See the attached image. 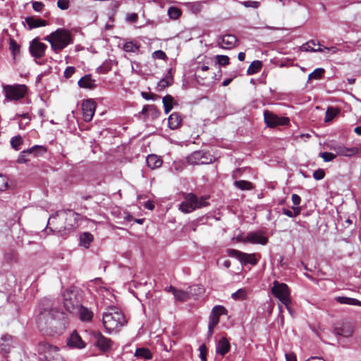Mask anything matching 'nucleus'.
<instances>
[{
    "instance_id": "f257e3e1",
    "label": "nucleus",
    "mask_w": 361,
    "mask_h": 361,
    "mask_svg": "<svg viewBox=\"0 0 361 361\" xmlns=\"http://www.w3.org/2000/svg\"><path fill=\"white\" fill-rule=\"evenodd\" d=\"M44 307L37 318V327L40 331L53 335L64 329V314L63 312L50 305L49 300H45Z\"/></svg>"
},
{
    "instance_id": "f03ea898",
    "label": "nucleus",
    "mask_w": 361,
    "mask_h": 361,
    "mask_svg": "<svg viewBox=\"0 0 361 361\" xmlns=\"http://www.w3.org/2000/svg\"><path fill=\"white\" fill-rule=\"evenodd\" d=\"M103 324L106 331L111 333L123 326L126 319L122 312L116 307H109L103 313Z\"/></svg>"
},
{
    "instance_id": "7ed1b4c3",
    "label": "nucleus",
    "mask_w": 361,
    "mask_h": 361,
    "mask_svg": "<svg viewBox=\"0 0 361 361\" xmlns=\"http://www.w3.org/2000/svg\"><path fill=\"white\" fill-rule=\"evenodd\" d=\"M44 40L50 43L51 49L56 53H59L68 45L73 43L71 32L63 28H59L46 36Z\"/></svg>"
},
{
    "instance_id": "20e7f679",
    "label": "nucleus",
    "mask_w": 361,
    "mask_h": 361,
    "mask_svg": "<svg viewBox=\"0 0 361 361\" xmlns=\"http://www.w3.org/2000/svg\"><path fill=\"white\" fill-rule=\"evenodd\" d=\"M183 197L184 201L179 204L178 209L185 214L190 213L209 204L207 202L208 197L207 196H202L200 198H198L196 195L189 192L183 193Z\"/></svg>"
},
{
    "instance_id": "39448f33",
    "label": "nucleus",
    "mask_w": 361,
    "mask_h": 361,
    "mask_svg": "<svg viewBox=\"0 0 361 361\" xmlns=\"http://www.w3.org/2000/svg\"><path fill=\"white\" fill-rule=\"evenodd\" d=\"M2 88L5 96L4 102L18 101L23 99L27 90V86L21 84L3 85Z\"/></svg>"
},
{
    "instance_id": "423d86ee",
    "label": "nucleus",
    "mask_w": 361,
    "mask_h": 361,
    "mask_svg": "<svg viewBox=\"0 0 361 361\" xmlns=\"http://www.w3.org/2000/svg\"><path fill=\"white\" fill-rule=\"evenodd\" d=\"M271 292L273 295L278 298L282 304H283L286 308L290 313L291 310L290 305L291 303L290 299V291L287 284L284 283H279L277 281L273 282V286L271 288Z\"/></svg>"
},
{
    "instance_id": "0eeeda50",
    "label": "nucleus",
    "mask_w": 361,
    "mask_h": 361,
    "mask_svg": "<svg viewBox=\"0 0 361 361\" xmlns=\"http://www.w3.org/2000/svg\"><path fill=\"white\" fill-rule=\"evenodd\" d=\"M226 252L229 257L237 259L243 265H256L261 257L258 253L248 254L234 249H228Z\"/></svg>"
},
{
    "instance_id": "6e6552de",
    "label": "nucleus",
    "mask_w": 361,
    "mask_h": 361,
    "mask_svg": "<svg viewBox=\"0 0 361 361\" xmlns=\"http://www.w3.org/2000/svg\"><path fill=\"white\" fill-rule=\"evenodd\" d=\"M227 310L222 305L214 306L209 316L208 325V335L211 336L213 334L214 327L219 324L220 317L223 314H227Z\"/></svg>"
},
{
    "instance_id": "1a4fd4ad",
    "label": "nucleus",
    "mask_w": 361,
    "mask_h": 361,
    "mask_svg": "<svg viewBox=\"0 0 361 361\" xmlns=\"http://www.w3.org/2000/svg\"><path fill=\"white\" fill-rule=\"evenodd\" d=\"M264 123L269 128H274L279 126H286L290 121L288 118L279 116L269 110H265L264 111Z\"/></svg>"
},
{
    "instance_id": "9d476101",
    "label": "nucleus",
    "mask_w": 361,
    "mask_h": 361,
    "mask_svg": "<svg viewBox=\"0 0 361 361\" xmlns=\"http://www.w3.org/2000/svg\"><path fill=\"white\" fill-rule=\"evenodd\" d=\"M63 297L65 309L71 314L75 313L80 305L75 293L72 290H66L64 291Z\"/></svg>"
},
{
    "instance_id": "9b49d317",
    "label": "nucleus",
    "mask_w": 361,
    "mask_h": 361,
    "mask_svg": "<svg viewBox=\"0 0 361 361\" xmlns=\"http://www.w3.org/2000/svg\"><path fill=\"white\" fill-rule=\"evenodd\" d=\"M238 240L244 243H251V244H260L264 245L268 242V238L266 237L263 232L259 231L255 232H249L246 237L243 238H238Z\"/></svg>"
},
{
    "instance_id": "f8f14e48",
    "label": "nucleus",
    "mask_w": 361,
    "mask_h": 361,
    "mask_svg": "<svg viewBox=\"0 0 361 361\" xmlns=\"http://www.w3.org/2000/svg\"><path fill=\"white\" fill-rule=\"evenodd\" d=\"M36 350L39 355L44 356L45 361L54 353L59 352V348L57 346L52 345L44 341L37 343Z\"/></svg>"
},
{
    "instance_id": "ddd939ff",
    "label": "nucleus",
    "mask_w": 361,
    "mask_h": 361,
    "mask_svg": "<svg viewBox=\"0 0 361 361\" xmlns=\"http://www.w3.org/2000/svg\"><path fill=\"white\" fill-rule=\"evenodd\" d=\"M206 152L203 151H195L187 157V162L191 165L208 164L212 162V157H206L207 160L203 161L205 158Z\"/></svg>"
},
{
    "instance_id": "4468645a",
    "label": "nucleus",
    "mask_w": 361,
    "mask_h": 361,
    "mask_svg": "<svg viewBox=\"0 0 361 361\" xmlns=\"http://www.w3.org/2000/svg\"><path fill=\"white\" fill-rule=\"evenodd\" d=\"M96 109V104L92 99H87L82 103L83 119L85 122L92 121Z\"/></svg>"
},
{
    "instance_id": "2eb2a0df",
    "label": "nucleus",
    "mask_w": 361,
    "mask_h": 361,
    "mask_svg": "<svg viewBox=\"0 0 361 361\" xmlns=\"http://www.w3.org/2000/svg\"><path fill=\"white\" fill-rule=\"evenodd\" d=\"M47 48V46L45 44L35 39L30 45V51L35 58L41 59L44 56Z\"/></svg>"
},
{
    "instance_id": "dca6fc26",
    "label": "nucleus",
    "mask_w": 361,
    "mask_h": 361,
    "mask_svg": "<svg viewBox=\"0 0 361 361\" xmlns=\"http://www.w3.org/2000/svg\"><path fill=\"white\" fill-rule=\"evenodd\" d=\"M96 346L101 350L108 351L112 345V341L110 338L105 337L101 333L97 332L94 334Z\"/></svg>"
},
{
    "instance_id": "f3484780",
    "label": "nucleus",
    "mask_w": 361,
    "mask_h": 361,
    "mask_svg": "<svg viewBox=\"0 0 361 361\" xmlns=\"http://www.w3.org/2000/svg\"><path fill=\"white\" fill-rule=\"evenodd\" d=\"M330 149L335 151L336 155L351 157L356 154L358 152L357 147H347L343 145H334Z\"/></svg>"
},
{
    "instance_id": "a211bd4d",
    "label": "nucleus",
    "mask_w": 361,
    "mask_h": 361,
    "mask_svg": "<svg viewBox=\"0 0 361 361\" xmlns=\"http://www.w3.org/2000/svg\"><path fill=\"white\" fill-rule=\"evenodd\" d=\"M217 42L222 49H229L235 47L237 42V37L233 35H225L219 37Z\"/></svg>"
},
{
    "instance_id": "6ab92c4d",
    "label": "nucleus",
    "mask_w": 361,
    "mask_h": 361,
    "mask_svg": "<svg viewBox=\"0 0 361 361\" xmlns=\"http://www.w3.org/2000/svg\"><path fill=\"white\" fill-rule=\"evenodd\" d=\"M334 333L338 337L349 338L353 336V326L351 324L344 323L334 329Z\"/></svg>"
},
{
    "instance_id": "aec40b11",
    "label": "nucleus",
    "mask_w": 361,
    "mask_h": 361,
    "mask_svg": "<svg viewBox=\"0 0 361 361\" xmlns=\"http://www.w3.org/2000/svg\"><path fill=\"white\" fill-rule=\"evenodd\" d=\"M67 345L73 348L82 349L85 347V342L76 331H73L68 338Z\"/></svg>"
},
{
    "instance_id": "412c9836",
    "label": "nucleus",
    "mask_w": 361,
    "mask_h": 361,
    "mask_svg": "<svg viewBox=\"0 0 361 361\" xmlns=\"http://www.w3.org/2000/svg\"><path fill=\"white\" fill-rule=\"evenodd\" d=\"M231 345L229 341L225 338L222 337L217 342L216 345V353L218 355L224 357L227 353L229 352Z\"/></svg>"
},
{
    "instance_id": "4be33fe9",
    "label": "nucleus",
    "mask_w": 361,
    "mask_h": 361,
    "mask_svg": "<svg viewBox=\"0 0 361 361\" xmlns=\"http://www.w3.org/2000/svg\"><path fill=\"white\" fill-rule=\"evenodd\" d=\"M73 314H78L80 320L84 322L91 321L93 317V312L90 309L85 307L81 305L78 307V309H77Z\"/></svg>"
},
{
    "instance_id": "5701e85b",
    "label": "nucleus",
    "mask_w": 361,
    "mask_h": 361,
    "mask_svg": "<svg viewBox=\"0 0 361 361\" xmlns=\"http://www.w3.org/2000/svg\"><path fill=\"white\" fill-rule=\"evenodd\" d=\"M78 84L80 87L85 89H93L96 87L95 80L92 79L91 75L89 74L82 77Z\"/></svg>"
},
{
    "instance_id": "b1692460",
    "label": "nucleus",
    "mask_w": 361,
    "mask_h": 361,
    "mask_svg": "<svg viewBox=\"0 0 361 361\" xmlns=\"http://www.w3.org/2000/svg\"><path fill=\"white\" fill-rule=\"evenodd\" d=\"M146 162L148 167L151 169L159 168L163 164V161L161 157L155 154L148 155L146 159Z\"/></svg>"
},
{
    "instance_id": "393cba45",
    "label": "nucleus",
    "mask_w": 361,
    "mask_h": 361,
    "mask_svg": "<svg viewBox=\"0 0 361 361\" xmlns=\"http://www.w3.org/2000/svg\"><path fill=\"white\" fill-rule=\"evenodd\" d=\"M25 22L28 25L29 30L46 26L47 25V22L46 20L41 18H35L33 17H27L25 18Z\"/></svg>"
},
{
    "instance_id": "a878e982",
    "label": "nucleus",
    "mask_w": 361,
    "mask_h": 361,
    "mask_svg": "<svg viewBox=\"0 0 361 361\" xmlns=\"http://www.w3.org/2000/svg\"><path fill=\"white\" fill-rule=\"evenodd\" d=\"M1 349L5 353H8L10 352L11 347L13 345V337L10 335H4L1 338Z\"/></svg>"
},
{
    "instance_id": "bb28decb",
    "label": "nucleus",
    "mask_w": 361,
    "mask_h": 361,
    "mask_svg": "<svg viewBox=\"0 0 361 361\" xmlns=\"http://www.w3.org/2000/svg\"><path fill=\"white\" fill-rule=\"evenodd\" d=\"M182 121L181 116L178 113H173L171 114L168 119V125L171 129L178 128Z\"/></svg>"
},
{
    "instance_id": "cd10ccee",
    "label": "nucleus",
    "mask_w": 361,
    "mask_h": 361,
    "mask_svg": "<svg viewBox=\"0 0 361 361\" xmlns=\"http://www.w3.org/2000/svg\"><path fill=\"white\" fill-rule=\"evenodd\" d=\"M335 300L339 302L340 304H345V305H361V301L352 298H348V297H343V296H338L335 298Z\"/></svg>"
},
{
    "instance_id": "c85d7f7f",
    "label": "nucleus",
    "mask_w": 361,
    "mask_h": 361,
    "mask_svg": "<svg viewBox=\"0 0 361 361\" xmlns=\"http://www.w3.org/2000/svg\"><path fill=\"white\" fill-rule=\"evenodd\" d=\"M316 45V43L314 41H309L306 42L305 44H303L300 49L302 51H313V52H324V49L319 47L317 49H314V46Z\"/></svg>"
},
{
    "instance_id": "c756f323",
    "label": "nucleus",
    "mask_w": 361,
    "mask_h": 361,
    "mask_svg": "<svg viewBox=\"0 0 361 361\" xmlns=\"http://www.w3.org/2000/svg\"><path fill=\"white\" fill-rule=\"evenodd\" d=\"M233 185L240 190H250L253 188L252 183L245 180H235Z\"/></svg>"
},
{
    "instance_id": "7c9ffc66",
    "label": "nucleus",
    "mask_w": 361,
    "mask_h": 361,
    "mask_svg": "<svg viewBox=\"0 0 361 361\" xmlns=\"http://www.w3.org/2000/svg\"><path fill=\"white\" fill-rule=\"evenodd\" d=\"M175 299L178 301L185 302L190 299V293L188 290H183L180 289H176L173 293Z\"/></svg>"
},
{
    "instance_id": "2f4dec72",
    "label": "nucleus",
    "mask_w": 361,
    "mask_h": 361,
    "mask_svg": "<svg viewBox=\"0 0 361 361\" xmlns=\"http://www.w3.org/2000/svg\"><path fill=\"white\" fill-rule=\"evenodd\" d=\"M262 67V63L260 61H254L251 63L247 70V75H253L258 73Z\"/></svg>"
},
{
    "instance_id": "473e14b6",
    "label": "nucleus",
    "mask_w": 361,
    "mask_h": 361,
    "mask_svg": "<svg viewBox=\"0 0 361 361\" xmlns=\"http://www.w3.org/2000/svg\"><path fill=\"white\" fill-rule=\"evenodd\" d=\"M92 240H93V235L91 233H87V232L82 233L80 238V245L85 248L89 247L90 243L92 242Z\"/></svg>"
},
{
    "instance_id": "72a5a7b5",
    "label": "nucleus",
    "mask_w": 361,
    "mask_h": 361,
    "mask_svg": "<svg viewBox=\"0 0 361 361\" xmlns=\"http://www.w3.org/2000/svg\"><path fill=\"white\" fill-rule=\"evenodd\" d=\"M171 70H169L168 75L158 82V87L162 90L170 86L173 83V78L171 75Z\"/></svg>"
},
{
    "instance_id": "f704fd0d",
    "label": "nucleus",
    "mask_w": 361,
    "mask_h": 361,
    "mask_svg": "<svg viewBox=\"0 0 361 361\" xmlns=\"http://www.w3.org/2000/svg\"><path fill=\"white\" fill-rule=\"evenodd\" d=\"M140 45L132 41L127 42L123 45V50L126 52L135 53L139 51Z\"/></svg>"
},
{
    "instance_id": "c9c22d12",
    "label": "nucleus",
    "mask_w": 361,
    "mask_h": 361,
    "mask_svg": "<svg viewBox=\"0 0 361 361\" xmlns=\"http://www.w3.org/2000/svg\"><path fill=\"white\" fill-rule=\"evenodd\" d=\"M135 355L137 357L150 359L152 357L151 352L145 348H137L135 353Z\"/></svg>"
},
{
    "instance_id": "e433bc0d",
    "label": "nucleus",
    "mask_w": 361,
    "mask_h": 361,
    "mask_svg": "<svg viewBox=\"0 0 361 361\" xmlns=\"http://www.w3.org/2000/svg\"><path fill=\"white\" fill-rule=\"evenodd\" d=\"M32 149H27L22 151L18 157L17 162L18 164L27 163L30 160V159H29L30 154L29 153L30 152V151H32Z\"/></svg>"
},
{
    "instance_id": "4c0bfd02",
    "label": "nucleus",
    "mask_w": 361,
    "mask_h": 361,
    "mask_svg": "<svg viewBox=\"0 0 361 361\" xmlns=\"http://www.w3.org/2000/svg\"><path fill=\"white\" fill-rule=\"evenodd\" d=\"M163 104L164 106V111L166 114L169 113V111L172 109L173 106V97L171 95H166L163 97L162 99Z\"/></svg>"
},
{
    "instance_id": "58836bf2",
    "label": "nucleus",
    "mask_w": 361,
    "mask_h": 361,
    "mask_svg": "<svg viewBox=\"0 0 361 361\" xmlns=\"http://www.w3.org/2000/svg\"><path fill=\"white\" fill-rule=\"evenodd\" d=\"M339 111L337 109L329 107L326 111L325 122L331 121L338 115Z\"/></svg>"
},
{
    "instance_id": "ea45409f",
    "label": "nucleus",
    "mask_w": 361,
    "mask_h": 361,
    "mask_svg": "<svg viewBox=\"0 0 361 361\" xmlns=\"http://www.w3.org/2000/svg\"><path fill=\"white\" fill-rule=\"evenodd\" d=\"M325 71L322 68H316L313 72H312L308 75V80H319L322 78Z\"/></svg>"
},
{
    "instance_id": "a19ab883",
    "label": "nucleus",
    "mask_w": 361,
    "mask_h": 361,
    "mask_svg": "<svg viewBox=\"0 0 361 361\" xmlns=\"http://www.w3.org/2000/svg\"><path fill=\"white\" fill-rule=\"evenodd\" d=\"M30 149H33L32 151H30V156L37 157L42 155V154L47 152V149L41 145H35Z\"/></svg>"
},
{
    "instance_id": "79ce46f5",
    "label": "nucleus",
    "mask_w": 361,
    "mask_h": 361,
    "mask_svg": "<svg viewBox=\"0 0 361 361\" xmlns=\"http://www.w3.org/2000/svg\"><path fill=\"white\" fill-rule=\"evenodd\" d=\"M167 13H168V15H169L170 18L176 20V19H178L180 17V16L181 15L182 12L180 11V9H179L178 8L174 7V6H171L168 9V12Z\"/></svg>"
},
{
    "instance_id": "37998d69",
    "label": "nucleus",
    "mask_w": 361,
    "mask_h": 361,
    "mask_svg": "<svg viewBox=\"0 0 361 361\" xmlns=\"http://www.w3.org/2000/svg\"><path fill=\"white\" fill-rule=\"evenodd\" d=\"M247 291L244 288H240L231 295L234 300H243L247 298Z\"/></svg>"
},
{
    "instance_id": "c03bdc74",
    "label": "nucleus",
    "mask_w": 361,
    "mask_h": 361,
    "mask_svg": "<svg viewBox=\"0 0 361 361\" xmlns=\"http://www.w3.org/2000/svg\"><path fill=\"white\" fill-rule=\"evenodd\" d=\"M188 292L190 293V299L193 296L201 295L203 292V288L200 286H192L189 287Z\"/></svg>"
},
{
    "instance_id": "a18cd8bd",
    "label": "nucleus",
    "mask_w": 361,
    "mask_h": 361,
    "mask_svg": "<svg viewBox=\"0 0 361 361\" xmlns=\"http://www.w3.org/2000/svg\"><path fill=\"white\" fill-rule=\"evenodd\" d=\"M23 143V138L20 135L14 136L11 140V147L15 150L19 149V146Z\"/></svg>"
},
{
    "instance_id": "49530a36",
    "label": "nucleus",
    "mask_w": 361,
    "mask_h": 361,
    "mask_svg": "<svg viewBox=\"0 0 361 361\" xmlns=\"http://www.w3.org/2000/svg\"><path fill=\"white\" fill-rule=\"evenodd\" d=\"M319 156L322 158L325 162L331 161L336 157V154L327 152H321Z\"/></svg>"
},
{
    "instance_id": "de8ad7c7",
    "label": "nucleus",
    "mask_w": 361,
    "mask_h": 361,
    "mask_svg": "<svg viewBox=\"0 0 361 361\" xmlns=\"http://www.w3.org/2000/svg\"><path fill=\"white\" fill-rule=\"evenodd\" d=\"M111 68V64L109 62H104L102 65L99 66L97 68V73L99 74H104L109 71Z\"/></svg>"
},
{
    "instance_id": "09e8293b",
    "label": "nucleus",
    "mask_w": 361,
    "mask_h": 361,
    "mask_svg": "<svg viewBox=\"0 0 361 361\" xmlns=\"http://www.w3.org/2000/svg\"><path fill=\"white\" fill-rule=\"evenodd\" d=\"M9 49L11 51L13 57H15L20 52V46L13 39L10 40Z\"/></svg>"
},
{
    "instance_id": "8fccbe9b",
    "label": "nucleus",
    "mask_w": 361,
    "mask_h": 361,
    "mask_svg": "<svg viewBox=\"0 0 361 361\" xmlns=\"http://www.w3.org/2000/svg\"><path fill=\"white\" fill-rule=\"evenodd\" d=\"M216 61L219 65L226 66L229 63V57L226 55H217Z\"/></svg>"
},
{
    "instance_id": "3c124183",
    "label": "nucleus",
    "mask_w": 361,
    "mask_h": 361,
    "mask_svg": "<svg viewBox=\"0 0 361 361\" xmlns=\"http://www.w3.org/2000/svg\"><path fill=\"white\" fill-rule=\"evenodd\" d=\"M8 188V178L0 174V191H4Z\"/></svg>"
},
{
    "instance_id": "603ef678",
    "label": "nucleus",
    "mask_w": 361,
    "mask_h": 361,
    "mask_svg": "<svg viewBox=\"0 0 361 361\" xmlns=\"http://www.w3.org/2000/svg\"><path fill=\"white\" fill-rule=\"evenodd\" d=\"M241 4L243 5L246 8H258L259 6V2L256 1H245L241 2Z\"/></svg>"
},
{
    "instance_id": "864d4df0",
    "label": "nucleus",
    "mask_w": 361,
    "mask_h": 361,
    "mask_svg": "<svg viewBox=\"0 0 361 361\" xmlns=\"http://www.w3.org/2000/svg\"><path fill=\"white\" fill-rule=\"evenodd\" d=\"M324 176L325 172L323 169H321L314 171L313 173V178L317 180L323 179Z\"/></svg>"
},
{
    "instance_id": "5fc2aeb1",
    "label": "nucleus",
    "mask_w": 361,
    "mask_h": 361,
    "mask_svg": "<svg viewBox=\"0 0 361 361\" xmlns=\"http://www.w3.org/2000/svg\"><path fill=\"white\" fill-rule=\"evenodd\" d=\"M200 351V357L201 361H207L206 354H207V347L204 344L201 345L199 347Z\"/></svg>"
},
{
    "instance_id": "6e6d98bb",
    "label": "nucleus",
    "mask_w": 361,
    "mask_h": 361,
    "mask_svg": "<svg viewBox=\"0 0 361 361\" xmlns=\"http://www.w3.org/2000/svg\"><path fill=\"white\" fill-rule=\"evenodd\" d=\"M152 57L154 59L164 60L166 59V54L161 50H157L152 53Z\"/></svg>"
},
{
    "instance_id": "4d7b16f0",
    "label": "nucleus",
    "mask_w": 361,
    "mask_h": 361,
    "mask_svg": "<svg viewBox=\"0 0 361 361\" xmlns=\"http://www.w3.org/2000/svg\"><path fill=\"white\" fill-rule=\"evenodd\" d=\"M57 6L61 10H66L69 8V0H58Z\"/></svg>"
},
{
    "instance_id": "13d9d810",
    "label": "nucleus",
    "mask_w": 361,
    "mask_h": 361,
    "mask_svg": "<svg viewBox=\"0 0 361 361\" xmlns=\"http://www.w3.org/2000/svg\"><path fill=\"white\" fill-rule=\"evenodd\" d=\"M75 72V68L73 66H68L66 68L65 71H64V77L66 78H71L73 74Z\"/></svg>"
},
{
    "instance_id": "bf43d9fd",
    "label": "nucleus",
    "mask_w": 361,
    "mask_h": 361,
    "mask_svg": "<svg viewBox=\"0 0 361 361\" xmlns=\"http://www.w3.org/2000/svg\"><path fill=\"white\" fill-rule=\"evenodd\" d=\"M46 361H66L59 352L52 355Z\"/></svg>"
},
{
    "instance_id": "052dcab7",
    "label": "nucleus",
    "mask_w": 361,
    "mask_h": 361,
    "mask_svg": "<svg viewBox=\"0 0 361 361\" xmlns=\"http://www.w3.org/2000/svg\"><path fill=\"white\" fill-rule=\"evenodd\" d=\"M44 7V4L40 1H34L32 3V8L36 12H41Z\"/></svg>"
},
{
    "instance_id": "680f3d73",
    "label": "nucleus",
    "mask_w": 361,
    "mask_h": 361,
    "mask_svg": "<svg viewBox=\"0 0 361 361\" xmlns=\"http://www.w3.org/2000/svg\"><path fill=\"white\" fill-rule=\"evenodd\" d=\"M138 16L135 13H128L126 16V20L130 23H135L137 20Z\"/></svg>"
},
{
    "instance_id": "e2e57ef3",
    "label": "nucleus",
    "mask_w": 361,
    "mask_h": 361,
    "mask_svg": "<svg viewBox=\"0 0 361 361\" xmlns=\"http://www.w3.org/2000/svg\"><path fill=\"white\" fill-rule=\"evenodd\" d=\"M292 202L294 205L298 206L300 204L301 198L297 194H293L291 197Z\"/></svg>"
},
{
    "instance_id": "0e129e2a",
    "label": "nucleus",
    "mask_w": 361,
    "mask_h": 361,
    "mask_svg": "<svg viewBox=\"0 0 361 361\" xmlns=\"http://www.w3.org/2000/svg\"><path fill=\"white\" fill-rule=\"evenodd\" d=\"M322 49H324V51L331 52V54H336L338 51V49L336 48V47H324Z\"/></svg>"
},
{
    "instance_id": "69168bd1",
    "label": "nucleus",
    "mask_w": 361,
    "mask_h": 361,
    "mask_svg": "<svg viewBox=\"0 0 361 361\" xmlns=\"http://www.w3.org/2000/svg\"><path fill=\"white\" fill-rule=\"evenodd\" d=\"M286 361H297L296 356L293 353H286Z\"/></svg>"
},
{
    "instance_id": "338daca9",
    "label": "nucleus",
    "mask_w": 361,
    "mask_h": 361,
    "mask_svg": "<svg viewBox=\"0 0 361 361\" xmlns=\"http://www.w3.org/2000/svg\"><path fill=\"white\" fill-rule=\"evenodd\" d=\"M145 207L149 210H153L154 209V203L150 201V200H148L145 203Z\"/></svg>"
},
{
    "instance_id": "774afa93",
    "label": "nucleus",
    "mask_w": 361,
    "mask_h": 361,
    "mask_svg": "<svg viewBox=\"0 0 361 361\" xmlns=\"http://www.w3.org/2000/svg\"><path fill=\"white\" fill-rule=\"evenodd\" d=\"M305 361H326V360L321 357H310V358L307 359Z\"/></svg>"
}]
</instances>
